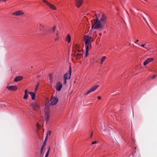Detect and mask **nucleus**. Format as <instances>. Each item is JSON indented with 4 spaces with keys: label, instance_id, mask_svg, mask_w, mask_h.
<instances>
[{
    "label": "nucleus",
    "instance_id": "nucleus-1",
    "mask_svg": "<svg viewBox=\"0 0 157 157\" xmlns=\"http://www.w3.org/2000/svg\"><path fill=\"white\" fill-rule=\"evenodd\" d=\"M96 19H94L91 21V29H101L104 28L103 25L99 21V18L96 14H95Z\"/></svg>",
    "mask_w": 157,
    "mask_h": 157
},
{
    "label": "nucleus",
    "instance_id": "nucleus-2",
    "mask_svg": "<svg viewBox=\"0 0 157 157\" xmlns=\"http://www.w3.org/2000/svg\"><path fill=\"white\" fill-rule=\"evenodd\" d=\"M84 40L86 48H89L91 46V43L93 41V38L91 36H86L84 37Z\"/></svg>",
    "mask_w": 157,
    "mask_h": 157
},
{
    "label": "nucleus",
    "instance_id": "nucleus-3",
    "mask_svg": "<svg viewBox=\"0 0 157 157\" xmlns=\"http://www.w3.org/2000/svg\"><path fill=\"white\" fill-rule=\"evenodd\" d=\"M56 28V26L55 25L53 27L49 29L47 32H46L45 31H43V33L44 35H47L48 34H52L54 33Z\"/></svg>",
    "mask_w": 157,
    "mask_h": 157
},
{
    "label": "nucleus",
    "instance_id": "nucleus-4",
    "mask_svg": "<svg viewBox=\"0 0 157 157\" xmlns=\"http://www.w3.org/2000/svg\"><path fill=\"white\" fill-rule=\"evenodd\" d=\"M58 101V99L56 97H52L50 100L51 103L50 105H56Z\"/></svg>",
    "mask_w": 157,
    "mask_h": 157
},
{
    "label": "nucleus",
    "instance_id": "nucleus-5",
    "mask_svg": "<svg viewBox=\"0 0 157 157\" xmlns=\"http://www.w3.org/2000/svg\"><path fill=\"white\" fill-rule=\"evenodd\" d=\"M43 2L48 6L50 9L54 10H56L57 8L55 6L50 3L48 1L45 0H43Z\"/></svg>",
    "mask_w": 157,
    "mask_h": 157
},
{
    "label": "nucleus",
    "instance_id": "nucleus-6",
    "mask_svg": "<svg viewBox=\"0 0 157 157\" xmlns=\"http://www.w3.org/2000/svg\"><path fill=\"white\" fill-rule=\"evenodd\" d=\"M106 19L107 17L106 15L104 14L103 13L101 19L99 21L103 25L105 23Z\"/></svg>",
    "mask_w": 157,
    "mask_h": 157
},
{
    "label": "nucleus",
    "instance_id": "nucleus-7",
    "mask_svg": "<svg viewBox=\"0 0 157 157\" xmlns=\"http://www.w3.org/2000/svg\"><path fill=\"white\" fill-rule=\"evenodd\" d=\"M33 109L35 110H37L40 108L39 105L36 103H33L31 105Z\"/></svg>",
    "mask_w": 157,
    "mask_h": 157
},
{
    "label": "nucleus",
    "instance_id": "nucleus-8",
    "mask_svg": "<svg viewBox=\"0 0 157 157\" xmlns=\"http://www.w3.org/2000/svg\"><path fill=\"white\" fill-rule=\"evenodd\" d=\"M99 86V85H97L93 87L91 89H90L89 90H88L87 91L86 94H85V95H87L88 94H90V93L92 92L95 91Z\"/></svg>",
    "mask_w": 157,
    "mask_h": 157
},
{
    "label": "nucleus",
    "instance_id": "nucleus-9",
    "mask_svg": "<svg viewBox=\"0 0 157 157\" xmlns=\"http://www.w3.org/2000/svg\"><path fill=\"white\" fill-rule=\"evenodd\" d=\"M62 85L61 83L59 82H57L56 86V89L58 91H60L62 88Z\"/></svg>",
    "mask_w": 157,
    "mask_h": 157
},
{
    "label": "nucleus",
    "instance_id": "nucleus-10",
    "mask_svg": "<svg viewBox=\"0 0 157 157\" xmlns=\"http://www.w3.org/2000/svg\"><path fill=\"white\" fill-rule=\"evenodd\" d=\"M24 13L21 10H18L12 13V15H15L16 16H20L23 15Z\"/></svg>",
    "mask_w": 157,
    "mask_h": 157
},
{
    "label": "nucleus",
    "instance_id": "nucleus-11",
    "mask_svg": "<svg viewBox=\"0 0 157 157\" xmlns=\"http://www.w3.org/2000/svg\"><path fill=\"white\" fill-rule=\"evenodd\" d=\"M7 88L9 90L15 91L16 90L17 87L16 86H10L7 87Z\"/></svg>",
    "mask_w": 157,
    "mask_h": 157
},
{
    "label": "nucleus",
    "instance_id": "nucleus-12",
    "mask_svg": "<svg viewBox=\"0 0 157 157\" xmlns=\"http://www.w3.org/2000/svg\"><path fill=\"white\" fill-rule=\"evenodd\" d=\"M154 60L153 58H149L147 59L144 63L143 64L144 66L147 64L149 63L152 61Z\"/></svg>",
    "mask_w": 157,
    "mask_h": 157
},
{
    "label": "nucleus",
    "instance_id": "nucleus-13",
    "mask_svg": "<svg viewBox=\"0 0 157 157\" xmlns=\"http://www.w3.org/2000/svg\"><path fill=\"white\" fill-rule=\"evenodd\" d=\"M82 52H75V56L77 58H80L82 55Z\"/></svg>",
    "mask_w": 157,
    "mask_h": 157
},
{
    "label": "nucleus",
    "instance_id": "nucleus-14",
    "mask_svg": "<svg viewBox=\"0 0 157 157\" xmlns=\"http://www.w3.org/2000/svg\"><path fill=\"white\" fill-rule=\"evenodd\" d=\"M82 0H76V6L79 7L82 4Z\"/></svg>",
    "mask_w": 157,
    "mask_h": 157
},
{
    "label": "nucleus",
    "instance_id": "nucleus-15",
    "mask_svg": "<svg viewBox=\"0 0 157 157\" xmlns=\"http://www.w3.org/2000/svg\"><path fill=\"white\" fill-rule=\"evenodd\" d=\"M47 141V137L45 138V140L43 144L42 145V146L41 147V152L40 153L41 154H42L43 153V149L45 146L46 143Z\"/></svg>",
    "mask_w": 157,
    "mask_h": 157
},
{
    "label": "nucleus",
    "instance_id": "nucleus-16",
    "mask_svg": "<svg viewBox=\"0 0 157 157\" xmlns=\"http://www.w3.org/2000/svg\"><path fill=\"white\" fill-rule=\"evenodd\" d=\"M45 114H49V106L48 105L46 106L45 108Z\"/></svg>",
    "mask_w": 157,
    "mask_h": 157
},
{
    "label": "nucleus",
    "instance_id": "nucleus-17",
    "mask_svg": "<svg viewBox=\"0 0 157 157\" xmlns=\"http://www.w3.org/2000/svg\"><path fill=\"white\" fill-rule=\"evenodd\" d=\"M23 78V77L21 76H18L16 77L14 80L15 82H17L21 80Z\"/></svg>",
    "mask_w": 157,
    "mask_h": 157
},
{
    "label": "nucleus",
    "instance_id": "nucleus-18",
    "mask_svg": "<svg viewBox=\"0 0 157 157\" xmlns=\"http://www.w3.org/2000/svg\"><path fill=\"white\" fill-rule=\"evenodd\" d=\"M68 77V74L67 73H66L63 76V79L64 80L63 83L64 84H66V80L67 79Z\"/></svg>",
    "mask_w": 157,
    "mask_h": 157
},
{
    "label": "nucleus",
    "instance_id": "nucleus-19",
    "mask_svg": "<svg viewBox=\"0 0 157 157\" xmlns=\"http://www.w3.org/2000/svg\"><path fill=\"white\" fill-rule=\"evenodd\" d=\"M37 26L39 29V31L41 33L42 31V28H43V25L40 23H38L37 25Z\"/></svg>",
    "mask_w": 157,
    "mask_h": 157
},
{
    "label": "nucleus",
    "instance_id": "nucleus-20",
    "mask_svg": "<svg viewBox=\"0 0 157 157\" xmlns=\"http://www.w3.org/2000/svg\"><path fill=\"white\" fill-rule=\"evenodd\" d=\"M28 94H29L32 97V99L34 100L35 98V94L33 92H28Z\"/></svg>",
    "mask_w": 157,
    "mask_h": 157
},
{
    "label": "nucleus",
    "instance_id": "nucleus-21",
    "mask_svg": "<svg viewBox=\"0 0 157 157\" xmlns=\"http://www.w3.org/2000/svg\"><path fill=\"white\" fill-rule=\"evenodd\" d=\"M28 92L27 90H26L25 91V95L24 96L23 98L25 99H26L28 97Z\"/></svg>",
    "mask_w": 157,
    "mask_h": 157
},
{
    "label": "nucleus",
    "instance_id": "nucleus-22",
    "mask_svg": "<svg viewBox=\"0 0 157 157\" xmlns=\"http://www.w3.org/2000/svg\"><path fill=\"white\" fill-rule=\"evenodd\" d=\"M75 49L76 50V51L75 52H82V49H80L79 48V46L78 45H77L76 46Z\"/></svg>",
    "mask_w": 157,
    "mask_h": 157
},
{
    "label": "nucleus",
    "instance_id": "nucleus-23",
    "mask_svg": "<svg viewBox=\"0 0 157 157\" xmlns=\"http://www.w3.org/2000/svg\"><path fill=\"white\" fill-rule=\"evenodd\" d=\"M59 38V35L58 32H57V33L56 34V37L55 38V41H57Z\"/></svg>",
    "mask_w": 157,
    "mask_h": 157
},
{
    "label": "nucleus",
    "instance_id": "nucleus-24",
    "mask_svg": "<svg viewBox=\"0 0 157 157\" xmlns=\"http://www.w3.org/2000/svg\"><path fill=\"white\" fill-rule=\"evenodd\" d=\"M106 57L105 56H103L101 59V64H102L103 62L105 60L106 58Z\"/></svg>",
    "mask_w": 157,
    "mask_h": 157
},
{
    "label": "nucleus",
    "instance_id": "nucleus-25",
    "mask_svg": "<svg viewBox=\"0 0 157 157\" xmlns=\"http://www.w3.org/2000/svg\"><path fill=\"white\" fill-rule=\"evenodd\" d=\"M45 117L46 121L48 122L49 118V114H45Z\"/></svg>",
    "mask_w": 157,
    "mask_h": 157
},
{
    "label": "nucleus",
    "instance_id": "nucleus-26",
    "mask_svg": "<svg viewBox=\"0 0 157 157\" xmlns=\"http://www.w3.org/2000/svg\"><path fill=\"white\" fill-rule=\"evenodd\" d=\"M51 131H48V132L47 133V135H46V137H45V138L47 137V138H48V136H50L51 134Z\"/></svg>",
    "mask_w": 157,
    "mask_h": 157
},
{
    "label": "nucleus",
    "instance_id": "nucleus-27",
    "mask_svg": "<svg viewBox=\"0 0 157 157\" xmlns=\"http://www.w3.org/2000/svg\"><path fill=\"white\" fill-rule=\"evenodd\" d=\"M86 57L88 55V52L89 51V48H88L87 49V48H86Z\"/></svg>",
    "mask_w": 157,
    "mask_h": 157
},
{
    "label": "nucleus",
    "instance_id": "nucleus-28",
    "mask_svg": "<svg viewBox=\"0 0 157 157\" xmlns=\"http://www.w3.org/2000/svg\"><path fill=\"white\" fill-rule=\"evenodd\" d=\"M50 149V147H49L47 151V152L46 154L45 157H47V156H48L49 153V152Z\"/></svg>",
    "mask_w": 157,
    "mask_h": 157
},
{
    "label": "nucleus",
    "instance_id": "nucleus-29",
    "mask_svg": "<svg viewBox=\"0 0 157 157\" xmlns=\"http://www.w3.org/2000/svg\"><path fill=\"white\" fill-rule=\"evenodd\" d=\"M71 68L70 67V66H69V79L71 78Z\"/></svg>",
    "mask_w": 157,
    "mask_h": 157
},
{
    "label": "nucleus",
    "instance_id": "nucleus-30",
    "mask_svg": "<svg viewBox=\"0 0 157 157\" xmlns=\"http://www.w3.org/2000/svg\"><path fill=\"white\" fill-rule=\"evenodd\" d=\"M49 78L50 80L52 79H53V75L52 74H50L49 75Z\"/></svg>",
    "mask_w": 157,
    "mask_h": 157
},
{
    "label": "nucleus",
    "instance_id": "nucleus-31",
    "mask_svg": "<svg viewBox=\"0 0 157 157\" xmlns=\"http://www.w3.org/2000/svg\"><path fill=\"white\" fill-rule=\"evenodd\" d=\"M66 40L69 43V34L67 35V37L66 38Z\"/></svg>",
    "mask_w": 157,
    "mask_h": 157
},
{
    "label": "nucleus",
    "instance_id": "nucleus-32",
    "mask_svg": "<svg viewBox=\"0 0 157 157\" xmlns=\"http://www.w3.org/2000/svg\"><path fill=\"white\" fill-rule=\"evenodd\" d=\"M145 45H146V44H142L140 45V46L142 47H144V48H147V47H145Z\"/></svg>",
    "mask_w": 157,
    "mask_h": 157
},
{
    "label": "nucleus",
    "instance_id": "nucleus-33",
    "mask_svg": "<svg viewBox=\"0 0 157 157\" xmlns=\"http://www.w3.org/2000/svg\"><path fill=\"white\" fill-rule=\"evenodd\" d=\"M39 86V84H38V85L36 86V87L35 88V91H36L38 89V87Z\"/></svg>",
    "mask_w": 157,
    "mask_h": 157
},
{
    "label": "nucleus",
    "instance_id": "nucleus-34",
    "mask_svg": "<svg viewBox=\"0 0 157 157\" xmlns=\"http://www.w3.org/2000/svg\"><path fill=\"white\" fill-rule=\"evenodd\" d=\"M93 131H92L90 135V138H91L92 137V136H93Z\"/></svg>",
    "mask_w": 157,
    "mask_h": 157
},
{
    "label": "nucleus",
    "instance_id": "nucleus-35",
    "mask_svg": "<svg viewBox=\"0 0 157 157\" xmlns=\"http://www.w3.org/2000/svg\"><path fill=\"white\" fill-rule=\"evenodd\" d=\"M36 127L38 128H39L40 127V125H39L38 124V123H37L36 124Z\"/></svg>",
    "mask_w": 157,
    "mask_h": 157
},
{
    "label": "nucleus",
    "instance_id": "nucleus-36",
    "mask_svg": "<svg viewBox=\"0 0 157 157\" xmlns=\"http://www.w3.org/2000/svg\"><path fill=\"white\" fill-rule=\"evenodd\" d=\"M97 143V142L96 141H94V142H93L91 144H96Z\"/></svg>",
    "mask_w": 157,
    "mask_h": 157
},
{
    "label": "nucleus",
    "instance_id": "nucleus-37",
    "mask_svg": "<svg viewBox=\"0 0 157 157\" xmlns=\"http://www.w3.org/2000/svg\"><path fill=\"white\" fill-rule=\"evenodd\" d=\"M156 75H154L152 77V79H154V78H155L156 77Z\"/></svg>",
    "mask_w": 157,
    "mask_h": 157
},
{
    "label": "nucleus",
    "instance_id": "nucleus-38",
    "mask_svg": "<svg viewBox=\"0 0 157 157\" xmlns=\"http://www.w3.org/2000/svg\"><path fill=\"white\" fill-rule=\"evenodd\" d=\"M102 131H103L104 132H105V134L106 135H107V134L106 133V130H105H105H103Z\"/></svg>",
    "mask_w": 157,
    "mask_h": 157
},
{
    "label": "nucleus",
    "instance_id": "nucleus-39",
    "mask_svg": "<svg viewBox=\"0 0 157 157\" xmlns=\"http://www.w3.org/2000/svg\"><path fill=\"white\" fill-rule=\"evenodd\" d=\"M146 23L147 24V25L148 26H149V28H150V26L149 25V24H148V22H147V21H146Z\"/></svg>",
    "mask_w": 157,
    "mask_h": 157
},
{
    "label": "nucleus",
    "instance_id": "nucleus-40",
    "mask_svg": "<svg viewBox=\"0 0 157 157\" xmlns=\"http://www.w3.org/2000/svg\"><path fill=\"white\" fill-rule=\"evenodd\" d=\"M98 98L99 100H100L101 99V97L100 96H98Z\"/></svg>",
    "mask_w": 157,
    "mask_h": 157
},
{
    "label": "nucleus",
    "instance_id": "nucleus-41",
    "mask_svg": "<svg viewBox=\"0 0 157 157\" xmlns=\"http://www.w3.org/2000/svg\"><path fill=\"white\" fill-rule=\"evenodd\" d=\"M50 80V82L51 83H52V79Z\"/></svg>",
    "mask_w": 157,
    "mask_h": 157
},
{
    "label": "nucleus",
    "instance_id": "nucleus-42",
    "mask_svg": "<svg viewBox=\"0 0 157 157\" xmlns=\"http://www.w3.org/2000/svg\"><path fill=\"white\" fill-rule=\"evenodd\" d=\"M71 40V38L70 36L69 35V42H70Z\"/></svg>",
    "mask_w": 157,
    "mask_h": 157
},
{
    "label": "nucleus",
    "instance_id": "nucleus-43",
    "mask_svg": "<svg viewBox=\"0 0 157 157\" xmlns=\"http://www.w3.org/2000/svg\"><path fill=\"white\" fill-rule=\"evenodd\" d=\"M143 18L144 19V21L146 22V21H147L146 20V19L144 18V17H143Z\"/></svg>",
    "mask_w": 157,
    "mask_h": 157
},
{
    "label": "nucleus",
    "instance_id": "nucleus-44",
    "mask_svg": "<svg viewBox=\"0 0 157 157\" xmlns=\"http://www.w3.org/2000/svg\"><path fill=\"white\" fill-rule=\"evenodd\" d=\"M6 0H0V2L1 1H5Z\"/></svg>",
    "mask_w": 157,
    "mask_h": 157
},
{
    "label": "nucleus",
    "instance_id": "nucleus-45",
    "mask_svg": "<svg viewBox=\"0 0 157 157\" xmlns=\"http://www.w3.org/2000/svg\"><path fill=\"white\" fill-rule=\"evenodd\" d=\"M138 40H136V41L135 42V43H136V42H138Z\"/></svg>",
    "mask_w": 157,
    "mask_h": 157
},
{
    "label": "nucleus",
    "instance_id": "nucleus-46",
    "mask_svg": "<svg viewBox=\"0 0 157 157\" xmlns=\"http://www.w3.org/2000/svg\"><path fill=\"white\" fill-rule=\"evenodd\" d=\"M40 76H37V78H39L40 77Z\"/></svg>",
    "mask_w": 157,
    "mask_h": 157
},
{
    "label": "nucleus",
    "instance_id": "nucleus-47",
    "mask_svg": "<svg viewBox=\"0 0 157 157\" xmlns=\"http://www.w3.org/2000/svg\"><path fill=\"white\" fill-rule=\"evenodd\" d=\"M98 16L99 17H100V14H98Z\"/></svg>",
    "mask_w": 157,
    "mask_h": 157
},
{
    "label": "nucleus",
    "instance_id": "nucleus-48",
    "mask_svg": "<svg viewBox=\"0 0 157 157\" xmlns=\"http://www.w3.org/2000/svg\"><path fill=\"white\" fill-rule=\"evenodd\" d=\"M146 2H147V0H144Z\"/></svg>",
    "mask_w": 157,
    "mask_h": 157
},
{
    "label": "nucleus",
    "instance_id": "nucleus-49",
    "mask_svg": "<svg viewBox=\"0 0 157 157\" xmlns=\"http://www.w3.org/2000/svg\"><path fill=\"white\" fill-rule=\"evenodd\" d=\"M99 35L100 36H101V33H100L99 34Z\"/></svg>",
    "mask_w": 157,
    "mask_h": 157
},
{
    "label": "nucleus",
    "instance_id": "nucleus-50",
    "mask_svg": "<svg viewBox=\"0 0 157 157\" xmlns=\"http://www.w3.org/2000/svg\"><path fill=\"white\" fill-rule=\"evenodd\" d=\"M150 28V30H152V29H151V27H150V28Z\"/></svg>",
    "mask_w": 157,
    "mask_h": 157
}]
</instances>
